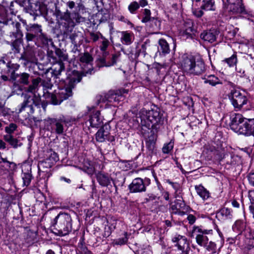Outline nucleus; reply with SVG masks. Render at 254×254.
<instances>
[{
	"label": "nucleus",
	"instance_id": "obj_17",
	"mask_svg": "<svg viewBox=\"0 0 254 254\" xmlns=\"http://www.w3.org/2000/svg\"><path fill=\"white\" fill-rule=\"evenodd\" d=\"M55 53L56 55L59 58L60 61L57 63V66L55 67L53 70V73L58 76L60 75L61 72L64 69V66L63 61H66L67 60V56L65 53L59 48H56L55 50Z\"/></svg>",
	"mask_w": 254,
	"mask_h": 254
},
{
	"label": "nucleus",
	"instance_id": "obj_20",
	"mask_svg": "<svg viewBox=\"0 0 254 254\" xmlns=\"http://www.w3.org/2000/svg\"><path fill=\"white\" fill-rule=\"evenodd\" d=\"M172 241L173 243H176L175 246L183 252H185L186 248L188 247L187 239L185 236L176 235L172 238Z\"/></svg>",
	"mask_w": 254,
	"mask_h": 254
},
{
	"label": "nucleus",
	"instance_id": "obj_9",
	"mask_svg": "<svg viewBox=\"0 0 254 254\" xmlns=\"http://www.w3.org/2000/svg\"><path fill=\"white\" fill-rule=\"evenodd\" d=\"M212 230H207L201 226H194L192 230V235L195 236L196 243L200 246L204 247L209 241L206 235L211 234Z\"/></svg>",
	"mask_w": 254,
	"mask_h": 254
},
{
	"label": "nucleus",
	"instance_id": "obj_19",
	"mask_svg": "<svg viewBox=\"0 0 254 254\" xmlns=\"http://www.w3.org/2000/svg\"><path fill=\"white\" fill-rule=\"evenodd\" d=\"M217 35L218 33L215 29H210L201 33L200 38L204 41L212 43L216 41Z\"/></svg>",
	"mask_w": 254,
	"mask_h": 254
},
{
	"label": "nucleus",
	"instance_id": "obj_14",
	"mask_svg": "<svg viewBox=\"0 0 254 254\" xmlns=\"http://www.w3.org/2000/svg\"><path fill=\"white\" fill-rule=\"evenodd\" d=\"M238 129L236 133L246 136L254 135V119H246Z\"/></svg>",
	"mask_w": 254,
	"mask_h": 254
},
{
	"label": "nucleus",
	"instance_id": "obj_56",
	"mask_svg": "<svg viewBox=\"0 0 254 254\" xmlns=\"http://www.w3.org/2000/svg\"><path fill=\"white\" fill-rule=\"evenodd\" d=\"M39 2H37L36 3L31 4V8L34 14L38 15L39 9L38 7H39Z\"/></svg>",
	"mask_w": 254,
	"mask_h": 254
},
{
	"label": "nucleus",
	"instance_id": "obj_64",
	"mask_svg": "<svg viewBox=\"0 0 254 254\" xmlns=\"http://www.w3.org/2000/svg\"><path fill=\"white\" fill-rule=\"evenodd\" d=\"M246 243L248 246L254 247V239H247L246 240Z\"/></svg>",
	"mask_w": 254,
	"mask_h": 254
},
{
	"label": "nucleus",
	"instance_id": "obj_5",
	"mask_svg": "<svg viewBox=\"0 0 254 254\" xmlns=\"http://www.w3.org/2000/svg\"><path fill=\"white\" fill-rule=\"evenodd\" d=\"M162 116L160 109L156 107L151 110H142L140 115L141 125L148 128L151 127L157 130L159 128Z\"/></svg>",
	"mask_w": 254,
	"mask_h": 254
},
{
	"label": "nucleus",
	"instance_id": "obj_12",
	"mask_svg": "<svg viewBox=\"0 0 254 254\" xmlns=\"http://www.w3.org/2000/svg\"><path fill=\"white\" fill-rule=\"evenodd\" d=\"M229 98L235 108L238 109H240L243 105L246 104L248 101L247 97L237 90L231 91Z\"/></svg>",
	"mask_w": 254,
	"mask_h": 254
},
{
	"label": "nucleus",
	"instance_id": "obj_1",
	"mask_svg": "<svg viewBox=\"0 0 254 254\" xmlns=\"http://www.w3.org/2000/svg\"><path fill=\"white\" fill-rule=\"evenodd\" d=\"M66 6L70 9H75L71 12L67 9L64 12L57 10L56 11V16L60 28H62L64 34H68L69 32L71 31L76 23L85 21V18L79 14V12L81 10H84L85 7L83 4L80 3L76 6L75 3L72 0L66 2Z\"/></svg>",
	"mask_w": 254,
	"mask_h": 254
},
{
	"label": "nucleus",
	"instance_id": "obj_43",
	"mask_svg": "<svg viewBox=\"0 0 254 254\" xmlns=\"http://www.w3.org/2000/svg\"><path fill=\"white\" fill-rule=\"evenodd\" d=\"M32 176L31 173H24L22 174V179L23 180V185L24 186H28L31 181Z\"/></svg>",
	"mask_w": 254,
	"mask_h": 254
},
{
	"label": "nucleus",
	"instance_id": "obj_7",
	"mask_svg": "<svg viewBox=\"0 0 254 254\" xmlns=\"http://www.w3.org/2000/svg\"><path fill=\"white\" fill-rule=\"evenodd\" d=\"M67 123L66 118L63 115L57 118H47L44 120L45 126L47 129L58 134L64 133V126Z\"/></svg>",
	"mask_w": 254,
	"mask_h": 254
},
{
	"label": "nucleus",
	"instance_id": "obj_15",
	"mask_svg": "<svg viewBox=\"0 0 254 254\" xmlns=\"http://www.w3.org/2000/svg\"><path fill=\"white\" fill-rule=\"evenodd\" d=\"M27 31L33 34L36 37V40L41 41L43 44L48 43V38L42 33L41 25L37 24H33L28 28Z\"/></svg>",
	"mask_w": 254,
	"mask_h": 254
},
{
	"label": "nucleus",
	"instance_id": "obj_30",
	"mask_svg": "<svg viewBox=\"0 0 254 254\" xmlns=\"http://www.w3.org/2000/svg\"><path fill=\"white\" fill-rule=\"evenodd\" d=\"M159 47H158V51L163 55H165L170 53V50L169 44L166 40L161 39L158 41Z\"/></svg>",
	"mask_w": 254,
	"mask_h": 254
},
{
	"label": "nucleus",
	"instance_id": "obj_10",
	"mask_svg": "<svg viewBox=\"0 0 254 254\" xmlns=\"http://www.w3.org/2000/svg\"><path fill=\"white\" fill-rule=\"evenodd\" d=\"M150 184V180L145 178L143 180L141 178H136L133 179L129 185L128 189L131 193L142 192L146 191V186Z\"/></svg>",
	"mask_w": 254,
	"mask_h": 254
},
{
	"label": "nucleus",
	"instance_id": "obj_13",
	"mask_svg": "<svg viewBox=\"0 0 254 254\" xmlns=\"http://www.w3.org/2000/svg\"><path fill=\"white\" fill-rule=\"evenodd\" d=\"M110 126L109 125H104L95 134L97 141L103 142L106 140L112 142L115 140L114 136L110 134Z\"/></svg>",
	"mask_w": 254,
	"mask_h": 254
},
{
	"label": "nucleus",
	"instance_id": "obj_52",
	"mask_svg": "<svg viewBox=\"0 0 254 254\" xmlns=\"http://www.w3.org/2000/svg\"><path fill=\"white\" fill-rule=\"evenodd\" d=\"M38 8L39 9L38 15L45 14L48 12L47 5L42 2H39V7Z\"/></svg>",
	"mask_w": 254,
	"mask_h": 254
},
{
	"label": "nucleus",
	"instance_id": "obj_27",
	"mask_svg": "<svg viewBox=\"0 0 254 254\" xmlns=\"http://www.w3.org/2000/svg\"><path fill=\"white\" fill-rule=\"evenodd\" d=\"M15 77L16 79L11 80L12 81H16L17 83L24 85H27L30 83V76L27 73L23 72L20 74H16Z\"/></svg>",
	"mask_w": 254,
	"mask_h": 254
},
{
	"label": "nucleus",
	"instance_id": "obj_22",
	"mask_svg": "<svg viewBox=\"0 0 254 254\" xmlns=\"http://www.w3.org/2000/svg\"><path fill=\"white\" fill-rule=\"evenodd\" d=\"M97 182L102 187H107L111 184L112 178L108 174L99 172L96 174Z\"/></svg>",
	"mask_w": 254,
	"mask_h": 254
},
{
	"label": "nucleus",
	"instance_id": "obj_47",
	"mask_svg": "<svg viewBox=\"0 0 254 254\" xmlns=\"http://www.w3.org/2000/svg\"><path fill=\"white\" fill-rule=\"evenodd\" d=\"M143 14V16L141 19V22L143 23H148L153 18L151 17V11L148 9H144Z\"/></svg>",
	"mask_w": 254,
	"mask_h": 254
},
{
	"label": "nucleus",
	"instance_id": "obj_58",
	"mask_svg": "<svg viewBox=\"0 0 254 254\" xmlns=\"http://www.w3.org/2000/svg\"><path fill=\"white\" fill-rule=\"evenodd\" d=\"M26 39L27 42H29L32 41L34 40L35 39H36V37L31 32H28L26 34Z\"/></svg>",
	"mask_w": 254,
	"mask_h": 254
},
{
	"label": "nucleus",
	"instance_id": "obj_36",
	"mask_svg": "<svg viewBox=\"0 0 254 254\" xmlns=\"http://www.w3.org/2000/svg\"><path fill=\"white\" fill-rule=\"evenodd\" d=\"M4 139L15 148H17L18 146H21V143H19L18 144V140L14 138L11 134H6L4 135Z\"/></svg>",
	"mask_w": 254,
	"mask_h": 254
},
{
	"label": "nucleus",
	"instance_id": "obj_42",
	"mask_svg": "<svg viewBox=\"0 0 254 254\" xmlns=\"http://www.w3.org/2000/svg\"><path fill=\"white\" fill-rule=\"evenodd\" d=\"M121 53L120 52L116 53L112 56L111 61L105 64L106 66H110L115 64L117 62L120 61Z\"/></svg>",
	"mask_w": 254,
	"mask_h": 254
},
{
	"label": "nucleus",
	"instance_id": "obj_24",
	"mask_svg": "<svg viewBox=\"0 0 254 254\" xmlns=\"http://www.w3.org/2000/svg\"><path fill=\"white\" fill-rule=\"evenodd\" d=\"M174 203V204H172V202L170 203L171 205L170 210L173 213L175 214L180 213L185 210L186 204L183 199H176Z\"/></svg>",
	"mask_w": 254,
	"mask_h": 254
},
{
	"label": "nucleus",
	"instance_id": "obj_35",
	"mask_svg": "<svg viewBox=\"0 0 254 254\" xmlns=\"http://www.w3.org/2000/svg\"><path fill=\"white\" fill-rule=\"evenodd\" d=\"M52 163L49 161L46 158L41 161L38 163V169L50 171V168L53 166Z\"/></svg>",
	"mask_w": 254,
	"mask_h": 254
},
{
	"label": "nucleus",
	"instance_id": "obj_62",
	"mask_svg": "<svg viewBox=\"0 0 254 254\" xmlns=\"http://www.w3.org/2000/svg\"><path fill=\"white\" fill-rule=\"evenodd\" d=\"M172 188L174 189L175 191H182V189L181 187V185L178 183H176V184H175L172 186Z\"/></svg>",
	"mask_w": 254,
	"mask_h": 254
},
{
	"label": "nucleus",
	"instance_id": "obj_63",
	"mask_svg": "<svg viewBox=\"0 0 254 254\" xmlns=\"http://www.w3.org/2000/svg\"><path fill=\"white\" fill-rule=\"evenodd\" d=\"M174 197L175 198H182V191H175L174 193Z\"/></svg>",
	"mask_w": 254,
	"mask_h": 254
},
{
	"label": "nucleus",
	"instance_id": "obj_54",
	"mask_svg": "<svg viewBox=\"0 0 254 254\" xmlns=\"http://www.w3.org/2000/svg\"><path fill=\"white\" fill-rule=\"evenodd\" d=\"M16 128L17 126L16 124L11 123L8 126L5 127V131L8 133V134H10L16 130Z\"/></svg>",
	"mask_w": 254,
	"mask_h": 254
},
{
	"label": "nucleus",
	"instance_id": "obj_57",
	"mask_svg": "<svg viewBox=\"0 0 254 254\" xmlns=\"http://www.w3.org/2000/svg\"><path fill=\"white\" fill-rule=\"evenodd\" d=\"M90 36L91 38V39L94 41L96 42L97 40H98L100 36L101 37L102 34L101 33H94V32H91L90 33Z\"/></svg>",
	"mask_w": 254,
	"mask_h": 254
},
{
	"label": "nucleus",
	"instance_id": "obj_25",
	"mask_svg": "<svg viewBox=\"0 0 254 254\" xmlns=\"http://www.w3.org/2000/svg\"><path fill=\"white\" fill-rule=\"evenodd\" d=\"M134 34L132 32L125 31L121 32V42L125 45H130L133 42Z\"/></svg>",
	"mask_w": 254,
	"mask_h": 254
},
{
	"label": "nucleus",
	"instance_id": "obj_44",
	"mask_svg": "<svg viewBox=\"0 0 254 254\" xmlns=\"http://www.w3.org/2000/svg\"><path fill=\"white\" fill-rule=\"evenodd\" d=\"M148 25L153 30H158L161 25V22L157 19L153 17L148 22Z\"/></svg>",
	"mask_w": 254,
	"mask_h": 254
},
{
	"label": "nucleus",
	"instance_id": "obj_2",
	"mask_svg": "<svg viewBox=\"0 0 254 254\" xmlns=\"http://www.w3.org/2000/svg\"><path fill=\"white\" fill-rule=\"evenodd\" d=\"M41 80L40 77H37L32 79L31 84L26 89V91L30 92L32 94H26L24 96V101L19 107L18 113L27 110V112L28 114H33L34 112V106H38L40 105L41 101L40 97L36 96L35 94V92L38 90Z\"/></svg>",
	"mask_w": 254,
	"mask_h": 254
},
{
	"label": "nucleus",
	"instance_id": "obj_40",
	"mask_svg": "<svg viewBox=\"0 0 254 254\" xmlns=\"http://www.w3.org/2000/svg\"><path fill=\"white\" fill-rule=\"evenodd\" d=\"M204 248L206 249L208 252L210 253L208 254H215L216 253V244L212 241L208 242V243L206 244V246H204Z\"/></svg>",
	"mask_w": 254,
	"mask_h": 254
},
{
	"label": "nucleus",
	"instance_id": "obj_41",
	"mask_svg": "<svg viewBox=\"0 0 254 254\" xmlns=\"http://www.w3.org/2000/svg\"><path fill=\"white\" fill-rule=\"evenodd\" d=\"M76 254H93L87 248L82 244V241L78 243V248L76 250Z\"/></svg>",
	"mask_w": 254,
	"mask_h": 254
},
{
	"label": "nucleus",
	"instance_id": "obj_21",
	"mask_svg": "<svg viewBox=\"0 0 254 254\" xmlns=\"http://www.w3.org/2000/svg\"><path fill=\"white\" fill-rule=\"evenodd\" d=\"M90 126L92 127H98L103 123V119L100 116V112L99 111H95L90 116L88 120Z\"/></svg>",
	"mask_w": 254,
	"mask_h": 254
},
{
	"label": "nucleus",
	"instance_id": "obj_28",
	"mask_svg": "<svg viewBox=\"0 0 254 254\" xmlns=\"http://www.w3.org/2000/svg\"><path fill=\"white\" fill-rule=\"evenodd\" d=\"M6 67L7 68V71L5 72V73L10 74V80H15V75L17 73H15V71L17 70L20 65L17 64H11L10 63H7L6 65Z\"/></svg>",
	"mask_w": 254,
	"mask_h": 254
},
{
	"label": "nucleus",
	"instance_id": "obj_60",
	"mask_svg": "<svg viewBox=\"0 0 254 254\" xmlns=\"http://www.w3.org/2000/svg\"><path fill=\"white\" fill-rule=\"evenodd\" d=\"M148 198H145L146 202H148L151 200H154L157 198V196L153 193L148 194Z\"/></svg>",
	"mask_w": 254,
	"mask_h": 254
},
{
	"label": "nucleus",
	"instance_id": "obj_32",
	"mask_svg": "<svg viewBox=\"0 0 254 254\" xmlns=\"http://www.w3.org/2000/svg\"><path fill=\"white\" fill-rule=\"evenodd\" d=\"M101 39L102 41H101L99 48L102 52L103 56L104 57H106L109 55V52L107 50L109 46L110 42L108 39L104 37L103 36H101Z\"/></svg>",
	"mask_w": 254,
	"mask_h": 254
},
{
	"label": "nucleus",
	"instance_id": "obj_4",
	"mask_svg": "<svg viewBox=\"0 0 254 254\" xmlns=\"http://www.w3.org/2000/svg\"><path fill=\"white\" fill-rule=\"evenodd\" d=\"M54 233L58 236H64L72 230V219L69 214L60 213L52 222Z\"/></svg>",
	"mask_w": 254,
	"mask_h": 254
},
{
	"label": "nucleus",
	"instance_id": "obj_46",
	"mask_svg": "<svg viewBox=\"0 0 254 254\" xmlns=\"http://www.w3.org/2000/svg\"><path fill=\"white\" fill-rule=\"evenodd\" d=\"M38 174L40 178H42L44 180V183H46L48 181L49 178L51 175L50 171L38 169Z\"/></svg>",
	"mask_w": 254,
	"mask_h": 254
},
{
	"label": "nucleus",
	"instance_id": "obj_38",
	"mask_svg": "<svg viewBox=\"0 0 254 254\" xmlns=\"http://www.w3.org/2000/svg\"><path fill=\"white\" fill-rule=\"evenodd\" d=\"M47 156L46 159L53 165L59 160L58 154L52 150L48 152Z\"/></svg>",
	"mask_w": 254,
	"mask_h": 254
},
{
	"label": "nucleus",
	"instance_id": "obj_29",
	"mask_svg": "<svg viewBox=\"0 0 254 254\" xmlns=\"http://www.w3.org/2000/svg\"><path fill=\"white\" fill-rule=\"evenodd\" d=\"M197 194L204 200L208 199L210 197L209 192L201 185L195 186Z\"/></svg>",
	"mask_w": 254,
	"mask_h": 254
},
{
	"label": "nucleus",
	"instance_id": "obj_37",
	"mask_svg": "<svg viewBox=\"0 0 254 254\" xmlns=\"http://www.w3.org/2000/svg\"><path fill=\"white\" fill-rule=\"evenodd\" d=\"M79 61L82 64H89L93 61V58L88 53L86 52L80 54Z\"/></svg>",
	"mask_w": 254,
	"mask_h": 254
},
{
	"label": "nucleus",
	"instance_id": "obj_18",
	"mask_svg": "<svg viewBox=\"0 0 254 254\" xmlns=\"http://www.w3.org/2000/svg\"><path fill=\"white\" fill-rule=\"evenodd\" d=\"M247 118H244L243 116L239 113L231 114L230 118V122L229 124L230 127L232 130L235 132L240 128V127L242 125V123L244 121H246Z\"/></svg>",
	"mask_w": 254,
	"mask_h": 254
},
{
	"label": "nucleus",
	"instance_id": "obj_48",
	"mask_svg": "<svg viewBox=\"0 0 254 254\" xmlns=\"http://www.w3.org/2000/svg\"><path fill=\"white\" fill-rule=\"evenodd\" d=\"M174 141L171 140L169 142L164 144L162 148V152L163 153H169L173 148Z\"/></svg>",
	"mask_w": 254,
	"mask_h": 254
},
{
	"label": "nucleus",
	"instance_id": "obj_51",
	"mask_svg": "<svg viewBox=\"0 0 254 254\" xmlns=\"http://www.w3.org/2000/svg\"><path fill=\"white\" fill-rule=\"evenodd\" d=\"M156 141V136L154 134H151L149 136L147 140L146 141V145L148 148L153 149L154 147V145Z\"/></svg>",
	"mask_w": 254,
	"mask_h": 254
},
{
	"label": "nucleus",
	"instance_id": "obj_26",
	"mask_svg": "<svg viewBox=\"0 0 254 254\" xmlns=\"http://www.w3.org/2000/svg\"><path fill=\"white\" fill-rule=\"evenodd\" d=\"M204 84H208L211 86H216L218 84H222V81L217 76L213 74L205 75L202 77Z\"/></svg>",
	"mask_w": 254,
	"mask_h": 254
},
{
	"label": "nucleus",
	"instance_id": "obj_39",
	"mask_svg": "<svg viewBox=\"0 0 254 254\" xmlns=\"http://www.w3.org/2000/svg\"><path fill=\"white\" fill-rule=\"evenodd\" d=\"M16 168V164L13 162L2 163L0 162V169L2 171H12Z\"/></svg>",
	"mask_w": 254,
	"mask_h": 254
},
{
	"label": "nucleus",
	"instance_id": "obj_61",
	"mask_svg": "<svg viewBox=\"0 0 254 254\" xmlns=\"http://www.w3.org/2000/svg\"><path fill=\"white\" fill-rule=\"evenodd\" d=\"M248 180L250 183L254 186V172L250 173L248 176Z\"/></svg>",
	"mask_w": 254,
	"mask_h": 254
},
{
	"label": "nucleus",
	"instance_id": "obj_8",
	"mask_svg": "<svg viewBox=\"0 0 254 254\" xmlns=\"http://www.w3.org/2000/svg\"><path fill=\"white\" fill-rule=\"evenodd\" d=\"M13 26L15 29L13 31L10 32L9 35L10 38H12V40H13V41L11 43V46L13 53H18L20 50V47L22 42L23 34L20 29V24L19 23L16 22L13 24Z\"/></svg>",
	"mask_w": 254,
	"mask_h": 254
},
{
	"label": "nucleus",
	"instance_id": "obj_6",
	"mask_svg": "<svg viewBox=\"0 0 254 254\" xmlns=\"http://www.w3.org/2000/svg\"><path fill=\"white\" fill-rule=\"evenodd\" d=\"M81 77L78 76L77 79L71 78L68 80V84L63 88H59L55 90L54 93L51 94V100L53 105H59L64 100L67 99L72 96V89L74 88L75 84L80 81Z\"/></svg>",
	"mask_w": 254,
	"mask_h": 254
},
{
	"label": "nucleus",
	"instance_id": "obj_59",
	"mask_svg": "<svg viewBox=\"0 0 254 254\" xmlns=\"http://www.w3.org/2000/svg\"><path fill=\"white\" fill-rule=\"evenodd\" d=\"M187 220L189 221V224L192 225L195 222L196 218L194 215L189 214L187 217Z\"/></svg>",
	"mask_w": 254,
	"mask_h": 254
},
{
	"label": "nucleus",
	"instance_id": "obj_53",
	"mask_svg": "<svg viewBox=\"0 0 254 254\" xmlns=\"http://www.w3.org/2000/svg\"><path fill=\"white\" fill-rule=\"evenodd\" d=\"M42 84L43 87L44 93H48V91H45L48 89H51L53 86L50 81L44 80L42 82Z\"/></svg>",
	"mask_w": 254,
	"mask_h": 254
},
{
	"label": "nucleus",
	"instance_id": "obj_31",
	"mask_svg": "<svg viewBox=\"0 0 254 254\" xmlns=\"http://www.w3.org/2000/svg\"><path fill=\"white\" fill-rule=\"evenodd\" d=\"M201 8L205 11H214L215 10L214 0H203Z\"/></svg>",
	"mask_w": 254,
	"mask_h": 254
},
{
	"label": "nucleus",
	"instance_id": "obj_11",
	"mask_svg": "<svg viewBox=\"0 0 254 254\" xmlns=\"http://www.w3.org/2000/svg\"><path fill=\"white\" fill-rule=\"evenodd\" d=\"M128 90L125 89H121L116 91H110L106 94L102 99V102L108 101L112 103H118L124 99V94H127Z\"/></svg>",
	"mask_w": 254,
	"mask_h": 254
},
{
	"label": "nucleus",
	"instance_id": "obj_16",
	"mask_svg": "<svg viewBox=\"0 0 254 254\" xmlns=\"http://www.w3.org/2000/svg\"><path fill=\"white\" fill-rule=\"evenodd\" d=\"M229 3L230 11L234 14H241L243 15L248 14L242 1L240 0H226Z\"/></svg>",
	"mask_w": 254,
	"mask_h": 254
},
{
	"label": "nucleus",
	"instance_id": "obj_49",
	"mask_svg": "<svg viewBox=\"0 0 254 254\" xmlns=\"http://www.w3.org/2000/svg\"><path fill=\"white\" fill-rule=\"evenodd\" d=\"M128 241L127 232H125L124 236L123 238H120L114 240V244L117 245H122L126 244Z\"/></svg>",
	"mask_w": 254,
	"mask_h": 254
},
{
	"label": "nucleus",
	"instance_id": "obj_23",
	"mask_svg": "<svg viewBox=\"0 0 254 254\" xmlns=\"http://www.w3.org/2000/svg\"><path fill=\"white\" fill-rule=\"evenodd\" d=\"M216 217L222 221L231 219L233 217L232 211L228 208L223 207L216 213Z\"/></svg>",
	"mask_w": 254,
	"mask_h": 254
},
{
	"label": "nucleus",
	"instance_id": "obj_55",
	"mask_svg": "<svg viewBox=\"0 0 254 254\" xmlns=\"http://www.w3.org/2000/svg\"><path fill=\"white\" fill-rule=\"evenodd\" d=\"M203 10L201 7L195 8L193 9L192 12L196 17H200L204 14Z\"/></svg>",
	"mask_w": 254,
	"mask_h": 254
},
{
	"label": "nucleus",
	"instance_id": "obj_45",
	"mask_svg": "<svg viewBox=\"0 0 254 254\" xmlns=\"http://www.w3.org/2000/svg\"><path fill=\"white\" fill-rule=\"evenodd\" d=\"M223 62L227 63L230 67L235 66L237 63L236 54H234L231 57L225 59Z\"/></svg>",
	"mask_w": 254,
	"mask_h": 254
},
{
	"label": "nucleus",
	"instance_id": "obj_33",
	"mask_svg": "<svg viewBox=\"0 0 254 254\" xmlns=\"http://www.w3.org/2000/svg\"><path fill=\"white\" fill-rule=\"evenodd\" d=\"M184 34L187 36V38L191 37V35L194 33V29L193 28V23L191 21H188L185 22L184 25Z\"/></svg>",
	"mask_w": 254,
	"mask_h": 254
},
{
	"label": "nucleus",
	"instance_id": "obj_34",
	"mask_svg": "<svg viewBox=\"0 0 254 254\" xmlns=\"http://www.w3.org/2000/svg\"><path fill=\"white\" fill-rule=\"evenodd\" d=\"M82 170L88 174H92L95 170L93 163L90 161H84L82 167Z\"/></svg>",
	"mask_w": 254,
	"mask_h": 254
},
{
	"label": "nucleus",
	"instance_id": "obj_3",
	"mask_svg": "<svg viewBox=\"0 0 254 254\" xmlns=\"http://www.w3.org/2000/svg\"><path fill=\"white\" fill-rule=\"evenodd\" d=\"M180 66L184 72L196 75L202 74L206 69L204 62L199 55L184 56Z\"/></svg>",
	"mask_w": 254,
	"mask_h": 254
},
{
	"label": "nucleus",
	"instance_id": "obj_50",
	"mask_svg": "<svg viewBox=\"0 0 254 254\" xmlns=\"http://www.w3.org/2000/svg\"><path fill=\"white\" fill-rule=\"evenodd\" d=\"M139 8V3L135 1L131 2L128 6V9L131 14L135 13V11Z\"/></svg>",
	"mask_w": 254,
	"mask_h": 254
}]
</instances>
